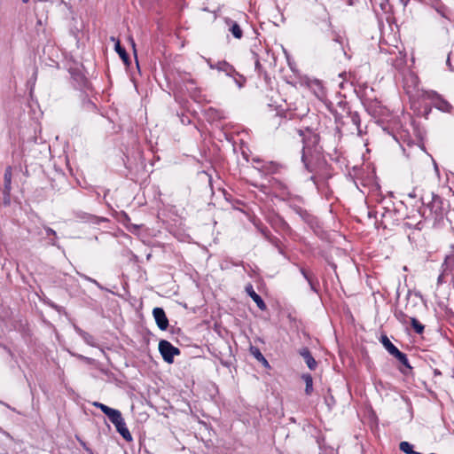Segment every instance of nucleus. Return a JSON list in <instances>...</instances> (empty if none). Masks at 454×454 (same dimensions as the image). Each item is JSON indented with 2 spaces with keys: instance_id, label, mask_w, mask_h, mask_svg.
<instances>
[{
  "instance_id": "obj_30",
  "label": "nucleus",
  "mask_w": 454,
  "mask_h": 454,
  "mask_svg": "<svg viewBox=\"0 0 454 454\" xmlns=\"http://www.w3.org/2000/svg\"><path fill=\"white\" fill-rule=\"evenodd\" d=\"M83 278H84L86 280H88V281H90V282H92L93 284L97 285L98 286H99V284L97 282V280H95V279H93V278H90V277H87V276H83Z\"/></svg>"
},
{
  "instance_id": "obj_37",
  "label": "nucleus",
  "mask_w": 454,
  "mask_h": 454,
  "mask_svg": "<svg viewBox=\"0 0 454 454\" xmlns=\"http://www.w3.org/2000/svg\"><path fill=\"white\" fill-rule=\"evenodd\" d=\"M447 64H448L449 66H450V59H447Z\"/></svg>"
},
{
  "instance_id": "obj_35",
  "label": "nucleus",
  "mask_w": 454,
  "mask_h": 454,
  "mask_svg": "<svg viewBox=\"0 0 454 454\" xmlns=\"http://www.w3.org/2000/svg\"><path fill=\"white\" fill-rule=\"evenodd\" d=\"M310 180H312V181L315 183V176H310Z\"/></svg>"
},
{
  "instance_id": "obj_21",
  "label": "nucleus",
  "mask_w": 454,
  "mask_h": 454,
  "mask_svg": "<svg viewBox=\"0 0 454 454\" xmlns=\"http://www.w3.org/2000/svg\"><path fill=\"white\" fill-rule=\"evenodd\" d=\"M234 82L238 85V87L240 89L244 86V83L246 82V78L237 72L234 75L231 76Z\"/></svg>"
},
{
  "instance_id": "obj_24",
  "label": "nucleus",
  "mask_w": 454,
  "mask_h": 454,
  "mask_svg": "<svg viewBox=\"0 0 454 454\" xmlns=\"http://www.w3.org/2000/svg\"><path fill=\"white\" fill-rule=\"evenodd\" d=\"M441 203V199L437 196H434L433 197V201H432V206H431V210H433L434 207V212L435 214H437V210L439 208V206H437V204H440ZM428 207H430V205H428Z\"/></svg>"
},
{
  "instance_id": "obj_8",
  "label": "nucleus",
  "mask_w": 454,
  "mask_h": 454,
  "mask_svg": "<svg viewBox=\"0 0 454 454\" xmlns=\"http://www.w3.org/2000/svg\"><path fill=\"white\" fill-rule=\"evenodd\" d=\"M299 354L303 357L305 363L310 370H315L317 367V362L312 356L308 348H302L300 349Z\"/></svg>"
},
{
  "instance_id": "obj_20",
  "label": "nucleus",
  "mask_w": 454,
  "mask_h": 454,
  "mask_svg": "<svg viewBox=\"0 0 454 454\" xmlns=\"http://www.w3.org/2000/svg\"><path fill=\"white\" fill-rule=\"evenodd\" d=\"M399 448L402 451H403L406 454H415V451L413 450V446L408 442H401Z\"/></svg>"
},
{
  "instance_id": "obj_5",
  "label": "nucleus",
  "mask_w": 454,
  "mask_h": 454,
  "mask_svg": "<svg viewBox=\"0 0 454 454\" xmlns=\"http://www.w3.org/2000/svg\"><path fill=\"white\" fill-rule=\"evenodd\" d=\"M12 167L8 166L4 174V200L5 203H7V200L9 201V196L12 190Z\"/></svg>"
},
{
  "instance_id": "obj_12",
  "label": "nucleus",
  "mask_w": 454,
  "mask_h": 454,
  "mask_svg": "<svg viewBox=\"0 0 454 454\" xmlns=\"http://www.w3.org/2000/svg\"><path fill=\"white\" fill-rule=\"evenodd\" d=\"M112 41H115L114 49L116 52L119 54L120 58L122 59V61L126 64H129V58L128 53L126 52V50L121 45V43L119 40H115L114 37L111 38Z\"/></svg>"
},
{
  "instance_id": "obj_31",
  "label": "nucleus",
  "mask_w": 454,
  "mask_h": 454,
  "mask_svg": "<svg viewBox=\"0 0 454 454\" xmlns=\"http://www.w3.org/2000/svg\"><path fill=\"white\" fill-rule=\"evenodd\" d=\"M436 12L442 17H446L444 13V7L436 8Z\"/></svg>"
},
{
  "instance_id": "obj_32",
  "label": "nucleus",
  "mask_w": 454,
  "mask_h": 454,
  "mask_svg": "<svg viewBox=\"0 0 454 454\" xmlns=\"http://www.w3.org/2000/svg\"><path fill=\"white\" fill-rule=\"evenodd\" d=\"M254 57H255V69L259 71L261 69L262 66L260 64L259 59H257V56L254 55Z\"/></svg>"
},
{
  "instance_id": "obj_25",
  "label": "nucleus",
  "mask_w": 454,
  "mask_h": 454,
  "mask_svg": "<svg viewBox=\"0 0 454 454\" xmlns=\"http://www.w3.org/2000/svg\"><path fill=\"white\" fill-rule=\"evenodd\" d=\"M93 404H94V406L99 408L104 414H106L112 409V408L108 407L107 405L101 403H98V402H95Z\"/></svg>"
},
{
  "instance_id": "obj_13",
  "label": "nucleus",
  "mask_w": 454,
  "mask_h": 454,
  "mask_svg": "<svg viewBox=\"0 0 454 454\" xmlns=\"http://www.w3.org/2000/svg\"><path fill=\"white\" fill-rule=\"evenodd\" d=\"M228 24H231L230 27V31L232 34V35L237 38L240 39L243 35L242 29L240 28L239 25L237 22L232 21L231 20L228 19L226 20Z\"/></svg>"
},
{
  "instance_id": "obj_28",
  "label": "nucleus",
  "mask_w": 454,
  "mask_h": 454,
  "mask_svg": "<svg viewBox=\"0 0 454 454\" xmlns=\"http://www.w3.org/2000/svg\"><path fill=\"white\" fill-rule=\"evenodd\" d=\"M81 444L82 445L83 449L89 453V454H94L92 450L89 448L85 442H81Z\"/></svg>"
},
{
  "instance_id": "obj_26",
  "label": "nucleus",
  "mask_w": 454,
  "mask_h": 454,
  "mask_svg": "<svg viewBox=\"0 0 454 454\" xmlns=\"http://www.w3.org/2000/svg\"><path fill=\"white\" fill-rule=\"evenodd\" d=\"M44 230H45V232H46V234L48 236H51V235L54 236V237L57 236V233H56V231L53 229H51L50 227H45Z\"/></svg>"
},
{
  "instance_id": "obj_22",
  "label": "nucleus",
  "mask_w": 454,
  "mask_h": 454,
  "mask_svg": "<svg viewBox=\"0 0 454 454\" xmlns=\"http://www.w3.org/2000/svg\"><path fill=\"white\" fill-rule=\"evenodd\" d=\"M395 317H396V319L401 322L402 324L403 325H406L408 323V321L410 320L411 317H409L405 313H403V311L399 310V311H396L395 313Z\"/></svg>"
},
{
  "instance_id": "obj_36",
  "label": "nucleus",
  "mask_w": 454,
  "mask_h": 454,
  "mask_svg": "<svg viewBox=\"0 0 454 454\" xmlns=\"http://www.w3.org/2000/svg\"><path fill=\"white\" fill-rule=\"evenodd\" d=\"M441 281H442V276H439L438 282H441Z\"/></svg>"
},
{
  "instance_id": "obj_9",
  "label": "nucleus",
  "mask_w": 454,
  "mask_h": 454,
  "mask_svg": "<svg viewBox=\"0 0 454 454\" xmlns=\"http://www.w3.org/2000/svg\"><path fill=\"white\" fill-rule=\"evenodd\" d=\"M216 70L224 73L229 77L237 74L234 67L224 60L216 62Z\"/></svg>"
},
{
  "instance_id": "obj_19",
  "label": "nucleus",
  "mask_w": 454,
  "mask_h": 454,
  "mask_svg": "<svg viewBox=\"0 0 454 454\" xmlns=\"http://www.w3.org/2000/svg\"><path fill=\"white\" fill-rule=\"evenodd\" d=\"M410 321L411 326L413 327L414 331L417 333L421 334L424 332V325L421 323H419L415 317H411Z\"/></svg>"
},
{
  "instance_id": "obj_33",
  "label": "nucleus",
  "mask_w": 454,
  "mask_h": 454,
  "mask_svg": "<svg viewBox=\"0 0 454 454\" xmlns=\"http://www.w3.org/2000/svg\"><path fill=\"white\" fill-rule=\"evenodd\" d=\"M400 2L403 4V6H406L409 4L410 0H400Z\"/></svg>"
},
{
  "instance_id": "obj_11",
  "label": "nucleus",
  "mask_w": 454,
  "mask_h": 454,
  "mask_svg": "<svg viewBox=\"0 0 454 454\" xmlns=\"http://www.w3.org/2000/svg\"><path fill=\"white\" fill-rule=\"evenodd\" d=\"M380 342L387 350V352L393 356H395L400 351L386 335H382L380 337Z\"/></svg>"
},
{
  "instance_id": "obj_3",
  "label": "nucleus",
  "mask_w": 454,
  "mask_h": 454,
  "mask_svg": "<svg viewBox=\"0 0 454 454\" xmlns=\"http://www.w3.org/2000/svg\"><path fill=\"white\" fill-rule=\"evenodd\" d=\"M348 121H343L342 125H349L351 124V127L348 129L351 133H354V131H357L358 135L361 134L360 129V117L356 112H348L347 116Z\"/></svg>"
},
{
  "instance_id": "obj_4",
  "label": "nucleus",
  "mask_w": 454,
  "mask_h": 454,
  "mask_svg": "<svg viewBox=\"0 0 454 454\" xmlns=\"http://www.w3.org/2000/svg\"><path fill=\"white\" fill-rule=\"evenodd\" d=\"M432 95L434 96L432 97V99L434 100L433 104L436 109L443 113H451L453 106L448 101L441 98L435 92H432Z\"/></svg>"
},
{
  "instance_id": "obj_15",
  "label": "nucleus",
  "mask_w": 454,
  "mask_h": 454,
  "mask_svg": "<svg viewBox=\"0 0 454 454\" xmlns=\"http://www.w3.org/2000/svg\"><path fill=\"white\" fill-rule=\"evenodd\" d=\"M106 415L108 417L109 420L113 424H116L121 419H123L122 416H121V411H118V410L113 409V408Z\"/></svg>"
},
{
  "instance_id": "obj_10",
  "label": "nucleus",
  "mask_w": 454,
  "mask_h": 454,
  "mask_svg": "<svg viewBox=\"0 0 454 454\" xmlns=\"http://www.w3.org/2000/svg\"><path fill=\"white\" fill-rule=\"evenodd\" d=\"M117 432L126 440V441H131L132 436L129 433V429L126 427V423L124 419H121L118 423L114 424Z\"/></svg>"
},
{
  "instance_id": "obj_16",
  "label": "nucleus",
  "mask_w": 454,
  "mask_h": 454,
  "mask_svg": "<svg viewBox=\"0 0 454 454\" xmlns=\"http://www.w3.org/2000/svg\"><path fill=\"white\" fill-rule=\"evenodd\" d=\"M251 354L260 362H262L264 364L268 365V361L265 359L263 355L261 353L258 348L251 347L250 348Z\"/></svg>"
},
{
  "instance_id": "obj_6",
  "label": "nucleus",
  "mask_w": 454,
  "mask_h": 454,
  "mask_svg": "<svg viewBox=\"0 0 454 454\" xmlns=\"http://www.w3.org/2000/svg\"><path fill=\"white\" fill-rule=\"evenodd\" d=\"M312 159H313V154L311 153V149L308 145H305L302 148L301 161H302L305 168L309 172L314 171V168L312 165Z\"/></svg>"
},
{
  "instance_id": "obj_27",
  "label": "nucleus",
  "mask_w": 454,
  "mask_h": 454,
  "mask_svg": "<svg viewBox=\"0 0 454 454\" xmlns=\"http://www.w3.org/2000/svg\"><path fill=\"white\" fill-rule=\"evenodd\" d=\"M301 273L304 276V278L309 281L311 288L314 289V286L312 284V281H311L310 278L309 277V275L307 274V272L304 270H301Z\"/></svg>"
},
{
  "instance_id": "obj_23",
  "label": "nucleus",
  "mask_w": 454,
  "mask_h": 454,
  "mask_svg": "<svg viewBox=\"0 0 454 454\" xmlns=\"http://www.w3.org/2000/svg\"><path fill=\"white\" fill-rule=\"evenodd\" d=\"M80 335L82 336V338L83 339V340L86 343H88V344H90L91 346L94 345L93 337L90 333H88L86 332H83V331H81L80 332Z\"/></svg>"
},
{
  "instance_id": "obj_17",
  "label": "nucleus",
  "mask_w": 454,
  "mask_h": 454,
  "mask_svg": "<svg viewBox=\"0 0 454 454\" xmlns=\"http://www.w3.org/2000/svg\"><path fill=\"white\" fill-rule=\"evenodd\" d=\"M394 357H395L407 369H411L407 356L404 353L399 351Z\"/></svg>"
},
{
  "instance_id": "obj_38",
  "label": "nucleus",
  "mask_w": 454,
  "mask_h": 454,
  "mask_svg": "<svg viewBox=\"0 0 454 454\" xmlns=\"http://www.w3.org/2000/svg\"><path fill=\"white\" fill-rule=\"evenodd\" d=\"M29 0H22L23 3H27Z\"/></svg>"
},
{
  "instance_id": "obj_7",
  "label": "nucleus",
  "mask_w": 454,
  "mask_h": 454,
  "mask_svg": "<svg viewBox=\"0 0 454 454\" xmlns=\"http://www.w3.org/2000/svg\"><path fill=\"white\" fill-rule=\"evenodd\" d=\"M246 292L247 294L252 298V300L256 303L257 307L261 310L266 309V304L262 299V297L255 293L253 286L251 285H248L246 286Z\"/></svg>"
},
{
  "instance_id": "obj_34",
  "label": "nucleus",
  "mask_w": 454,
  "mask_h": 454,
  "mask_svg": "<svg viewBox=\"0 0 454 454\" xmlns=\"http://www.w3.org/2000/svg\"><path fill=\"white\" fill-rule=\"evenodd\" d=\"M51 244L52 246H56V242H55V240H51Z\"/></svg>"
},
{
  "instance_id": "obj_18",
  "label": "nucleus",
  "mask_w": 454,
  "mask_h": 454,
  "mask_svg": "<svg viewBox=\"0 0 454 454\" xmlns=\"http://www.w3.org/2000/svg\"><path fill=\"white\" fill-rule=\"evenodd\" d=\"M302 379L304 380L305 384H306L305 392L307 395H309L313 389L312 377L309 374H304L302 376Z\"/></svg>"
},
{
  "instance_id": "obj_14",
  "label": "nucleus",
  "mask_w": 454,
  "mask_h": 454,
  "mask_svg": "<svg viewBox=\"0 0 454 454\" xmlns=\"http://www.w3.org/2000/svg\"><path fill=\"white\" fill-rule=\"evenodd\" d=\"M77 217L82 222L91 223L93 224H98L102 220L96 215L87 213H79L77 214Z\"/></svg>"
},
{
  "instance_id": "obj_29",
  "label": "nucleus",
  "mask_w": 454,
  "mask_h": 454,
  "mask_svg": "<svg viewBox=\"0 0 454 454\" xmlns=\"http://www.w3.org/2000/svg\"><path fill=\"white\" fill-rule=\"evenodd\" d=\"M207 62L210 69H216V63L211 62L210 59H207Z\"/></svg>"
},
{
  "instance_id": "obj_2",
  "label": "nucleus",
  "mask_w": 454,
  "mask_h": 454,
  "mask_svg": "<svg viewBox=\"0 0 454 454\" xmlns=\"http://www.w3.org/2000/svg\"><path fill=\"white\" fill-rule=\"evenodd\" d=\"M153 315L154 320L156 322L157 326L161 330L165 331L168 327V319L166 316V313L162 308H154L153 310Z\"/></svg>"
},
{
  "instance_id": "obj_1",
  "label": "nucleus",
  "mask_w": 454,
  "mask_h": 454,
  "mask_svg": "<svg viewBox=\"0 0 454 454\" xmlns=\"http://www.w3.org/2000/svg\"><path fill=\"white\" fill-rule=\"evenodd\" d=\"M159 351L165 362L172 364L174 356L180 354L179 348L174 347L169 341L161 340L159 342Z\"/></svg>"
}]
</instances>
